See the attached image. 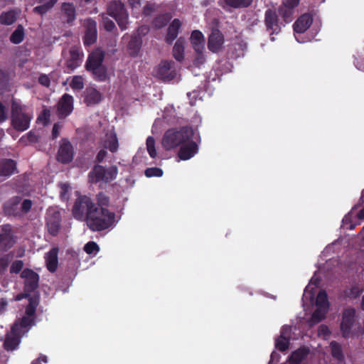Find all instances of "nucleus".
<instances>
[{
	"label": "nucleus",
	"mask_w": 364,
	"mask_h": 364,
	"mask_svg": "<svg viewBox=\"0 0 364 364\" xmlns=\"http://www.w3.org/2000/svg\"><path fill=\"white\" fill-rule=\"evenodd\" d=\"M38 301L35 298L29 299V304L26 309V315L21 320L17 321L12 326L11 333H9L4 342V348L7 350H13L19 343L18 337L22 333H24V329L32 325L33 320V315L36 311Z\"/></svg>",
	"instance_id": "1"
},
{
	"label": "nucleus",
	"mask_w": 364,
	"mask_h": 364,
	"mask_svg": "<svg viewBox=\"0 0 364 364\" xmlns=\"http://www.w3.org/2000/svg\"><path fill=\"white\" fill-rule=\"evenodd\" d=\"M114 215L107 208H98L95 205L89 213L87 225L93 231L103 230L114 224Z\"/></svg>",
	"instance_id": "2"
},
{
	"label": "nucleus",
	"mask_w": 364,
	"mask_h": 364,
	"mask_svg": "<svg viewBox=\"0 0 364 364\" xmlns=\"http://www.w3.org/2000/svg\"><path fill=\"white\" fill-rule=\"evenodd\" d=\"M193 130L190 127H182L179 129H171L167 130L161 140V145L166 150L177 148L191 139Z\"/></svg>",
	"instance_id": "3"
},
{
	"label": "nucleus",
	"mask_w": 364,
	"mask_h": 364,
	"mask_svg": "<svg viewBox=\"0 0 364 364\" xmlns=\"http://www.w3.org/2000/svg\"><path fill=\"white\" fill-rule=\"evenodd\" d=\"M32 114L26 110V107L16 102L12 104V124L18 131H24L29 127Z\"/></svg>",
	"instance_id": "4"
},
{
	"label": "nucleus",
	"mask_w": 364,
	"mask_h": 364,
	"mask_svg": "<svg viewBox=\"0 0 364 364\" xmlns=\"http://www.w3.org/2000/svg\"><path fill=\"white\" fill-rule=\"evenodd\" d=\"M95 204L92 200L86 196H79L73 205V215L77 220L88 221V215L93 209Z\"/></svg>",
	"instance_id": "5"
},
{
	"label": "nucleus",
	"mask_w": 364,
	"mask_h": 364,
	"mask_svg": "<svg viewBox=\"0 0 364 364\" xmlns=\"http://www.w3.org/2000/svg\"><path fill=\"white\" fill-rule=\"evenodd\" d=\"M329 304L327 295L324 291H321L317 295L316 300V310L314 311L311 319L310 326L314 325L323 320L328 310Z\"/></svg>",
	"instance_id": "6"
},
{
	"label": "nucleus",
	"mask_w": 364,
	"mask_h": 364,
	"mask_svg": "<svg viewBox=\"0 0 364 364\" xmlns=\"http://www.w3.org/2000/svg\"><path fill=\"white\" fill-rule=\"evenodd\" d=\"M108 14L114 18L122 30L127 28L128 15L120 1L111 2L108 6Z\"/></svg>",
	"instance_id": "7"
},
{
	"label": "nucleus",
	"mask_w": 364,
	"mask_h": 364,
	"mask_svg": "<svg viewBox=\"0 0 364 364\" xmlns=\"http://www.w3.org/2000/svg\"><path fill=\"white\" fill-rule=\"evenodd\" d=\"M65 65L70 70L77 68L82 63L83 53L77 46H72L63 52Z\"/></svg>",
	"instance_id": "8"
},
{
	"label": "nucleus",
	"mask_w": 364,
	"mask_h": 364,
	"mask_svg": "<svg viewBox=\"0 0 364 364\" xmlns=\"http://www.w3.org/2000/svg\"><path fill=\"white\" fill-rule=\"evenodd\" d=\"M104 58V54L102 50L97 49L94 50L88 57L86 63V68L92 71L100 80L105 79V75H98L102 70L100 67Z\"/></svg>",
	"instance_id": "9"
},
{
	"label": "nucleus",
	"mask_w": 364,
	"mask_h": 364,
	"mask_svg": "<svg viewBox=\"0 0 364 364\" xmlns=\"http://www.w3.org/2000/svg\"><path fill=\"white\" fill-rule=\"evenodd\" d=\"M223 44L224 37L223 33L217 29L213 30L208 37V49L213 53H218L222 50Z\"/></svg>",
	"instance_id": "10"
},
{
	"label": "nucleus",
	"mask_w": 364,
	"mask_h": 364,
	"mask_svg": "<svg viewBox=\"0 0 364 364\" xmlns=\"http://www.w3.org/2000/svg\"><path fill=\"white\" fill-rule=\"evenodd\" d=\"M73 158V150L71 144L66 140H63L58 153L57 159L59 161L67 164Z\"/></svg>",
	"instance_id": "11"
},
{
	"label": "nucleus",
	"mask_w": 364,
	"mask_h": 364,
	"mask_svg": "<svg viewBox=\"0 0 364 364\" xmlns=\"http://www.w3.org/2000/svg\"><path fill=\"white\" fill-rule=\"evenodd\" d=\"M355 310L353 309H348L343 314L341 329L344 337L350 335V330L354 321Z\"/></svg>",
	"instance_id": "12"
},
{
	"label": "nucleus",
	"mask_w": 364,
	"mask_h": 364,
	"mask_svg": "<svg viewBox=\"0 0 364 364\" xmlns=\"http://www.w3.org/2000/svg\"><path fill=\"white\" fill-rule=\"evenodd\" d=\"M198 152L197 144L192 141V139L181 144L178 152V156L181 160H188L193 157Z\"/></svg>",
	"instance_id": "13"
},
{
	"label": "nucleus",
	"mask_w": 364,
	"mask_h": 364,
	"mask_svg": "<svg viewBox=\"0 0 364 364\" xmlns=\"http://www.w3.org/2000/svg\"><path fill=\"white\" fill-rule=\"evenodd\" d=\"M84 26L86 28L84 43L89 46L94 43L97 39V25L95 21L87 19L85 21Z\"/></svg>",
	"instance_id": "14"
},
{
	"label": "nucleus",
	"mask_w": 364,
	"mask_h": 364,
	"mask_svg": "<svg viewBox=\"0 0 364 364\" xmlns=\"http://www.w3.org/2000/svg\"><path fill=\"white\" fill-rule=\"evenodd\" d=\"M73 97L68 95H64L58 103V112L60 117H65L71 113L73 109Z\"/></svg>",
	"instance_id": "15"
},
{
	"label": "nucleus",
	"mask_w": 364,
	"mask_h": 364,
	"mask_svg": "<svg viewBox=\"0 0 364 364\" xmlns=\"http://www.w3.org/2000/svg\"><path fill=\"white\" fill-rule=\"evenodd\" d=\"M21 277L25 279V291H29L37 287L38 275L29 269H24L21 273Z\"/></svg>",
	"instance_id": "16"
},
{
	"label": "nucleus",
	"mask_w": 364,
	"mask_h": 364,
	"mask_svg": "<svg viewBox=\"0 0 364 364\" xmlns=\"http://www.w3.org/2000/svg\"><path fill=\"white\" fill-rule=\"evenodd\" d=\"M313 22L312 16L305 14L301 16L294 24V30L296 33L305 32Z\"/></svg>",
	"instance_id": "17"
},
{
	"label": "nucleus",
	"mask_w": 364,
	"mask_h": 364,
	"mask_svg": "<svg viewBox=\"0 0 364 364\" xmlns=\"http://www.w3.org/2000/svg\"><path fill=\"white\" fill-rule=\"evenodd\" d=\"M191 43L195 51L201 54L205 48V39L203 33L198 31H193L191 36Z\"/></svg>",
	"instance_id": "18"
},
{
	"label": "nucleus",
	"mask_w": 364,
	"mask_h": 364,
	"mask_svg": "<svg viewBox=\"0 0 364 364\" xmlns=\"http://www.w3.org/2000/svg\"><path fill=\"white\" fill-rule=\"evenodd\" d=\"M102 143L104 148L109 149L112 153L118 150L119 141L117 134L114 132L106 134Z\"/></svg>",
	"instance_id": "19"
},
{
	"label": "nucleus",
	"mask_w": 364,
	"mask_h": 364,
	"mask_svg": "<svg viewBox=\"0 0 364 364\" xmlns=\"http://www.w3.org/2000/svg\"><path fill=\"white\" fill-rule=\"evenodd\" d=\"M58 250L53 248L45 255L46 267L50 272H54L57 269L58 265Z\"/></svg>",
	"instance_id": "20"
},
{
	"label": "nucleus",
	"mask_w": 364,
	"mask_h": 364,
	"mask_svg": "<svg viewBox=\"0 0 364 364\" xmlns=\"http://www.w3.org/2000/svg\"><path fill=\"white\" fill-rule=\"evenodd\" d=\"M172 63L168 61L161 62L157 69V75L164 80H171L174 75L171 70Z\"/></svg>",
	"instance_id": "21"
},
{
	"label": "nucleus",
	"mask_w": 364,
	"mask_h": 364,
	"mask_svg": "<svg viewBox=\"0 0 364 364\" xmlns=\"http://www.w3.org/2000/svg\"><path fill=\"white\" fill-rule=\"evenodd\" d=\"M181 26V22L179 19L175 18L168 28V32L166 36V41L171 43L178 36V31Z\"/></svg>",
	"instance_id": "22"
},
{
	"label": "nucleus",
	"mask_w": 364,
	"mask_h": 364,
	"mask_svg": "<svg viewBox=\"0 0 364 364\" xmlns=\"http://www.w3.org/2000/svg\"><path fill=\"white\" fill-rule=\"evenodd\" d=\"M318 281L316 278L313 277L309 284L306 287L303 295V305L305 306L308 302L311 303L314 295V289L316 287Z\"/></svg>",
	"instance_id": "23"
},
{
	"label": "nucleus",
	"mask_w": 364,
	"mask_h": 364,
	"mask_svg": "<svg viewBox=\"0 0 364 364\" xmlns=\"http://www.w3.org/2000/svg\"><path fill=\"white\" fill-rule=\"evenodd\" d=\"M101 94L95 88H87L85 91V102L87 105H93L101 101Z\"/></svg>",
	"instance_id": "24"
},
{
	"label": "nucleus",
	"mask_w": 364,
	"mask_h": 364,
	"mask_svg": "<svg viewBox=\"0 0 364 364\" xmlns=\"http://www.w3.org/2000/svg\"><path fill=\"white\" fill-rule=\"evenodd\" d=\"M16 164L13 160L5 159L0 161V176H9L14 173Z\"/></svg>",
	"instance_id": "25"
},
{
	"label": "nucleus",
	"mask_w": 364,
	"mask_h": 364,
	"mask_svg": "<svg viewBox=\"0 0 364 364\" xmlns=\"http://www.w3.org/2000/svg\"><path fill=\"white\" fill-rule=\"evenodd\" d=\"M265 24L269 29L274 31L277 29V16L276 12L272 10H268L265 13Z\"/></svg>",
	"instance_id": "26"
},
{
	"label": "nucleus",
	"mask_w": 364,
	"mask_h": 364,
	"mask_svg": "<svg viewBox=\"0 0 364 364\" xmlns=\"http://www.w3.org/2000/svg\"><path fill=\"white\" fill-rule=\"evenodd\" d=\"M308 353L309 350L305 348L294 351L289 359L290 364H299L306 357Z\"/></svg>",
	"instance_id": "27"
},
{
	"label": "nucleus",
	"mask_w": 364,
	"mask_h": 364,
	"mask_svg": "<svg viewBox=\"0 0 364 364\" xmlns=\"http://www.w3.org/2000/svg\"><path fill=\"white\" fill-rule=\"evenodd\" d=\"M184 45L185 41L182 38H179L173 48V57L178 61L183 59Z\"/></svg>",
	"instance_id": "28"
},
{
	"label": "nucleus",
	"mask_w": 364,
	"mask_h": 364,
	"mask_svg": "<svg viewBox=\"0 0 364 364\" xmlns=\"http://www.w3.org/2000/svg\"><path fill=\"white\" fill-rule=\"evenodd\" d=\"M105 168L102 166H95L92 172L90 173V181L92 182H97L100 181H105Z\"/></svg>",
	"instance_id": "29"
},
{
	"label": "nucleus",
	"mask_w": 364,
	"mask_h": 364,
	"mask_svg": "<svg viewBox=\"0 0 364 364\" xmlns=\"http://www.w3.org/2000/svg\"><path fill=\"white\" fill-rule=\"evenodd\" d=\"M17 13L14 11L4 12L0 16L1 24L11 25L16 20Z\"/></svg>",
	"instance_id": "30"
},
{
	"label": "nucleus",
	"mask_w": 364,
	"mask_h": 364,
	"mask_svg": "<svg viewBox=\"0 0 364 364\" xmlns=\"http://www.w3.org/2000/svg\"><path fill=\"white\" fill-rule=\"evenodd\" d=\"M141 44V42L139 38H132L128 45L129 53L132 56L136 55L140 50Z\"/></svg>",
	"instance_id": "31"
},
{
	"label": "nucleus",
	"mask_w": 364,
	"mask_h": 364,
	"mask_svg": "<svg viewBox=\"0 0 364 364\" xmlns=\"http://www.w3.org/2000/svg\"><path fill=\"white\" fill-rule=\"evenodd\" d=\"M62 11L68 17V21H72L74 19L75 16V9L71 3H63L62 4Z\"/></svg>",
	"instance_id": "32"
},
{
	"label": "nucleus",
	"mask_w": 364,
	"mask_h": 364,
	"mask_svg": "<svg viewBox=\"0 0 364 364\" xmlns=\"http://www.w3.org/2000/svg\"><path fill=\"white\" fill-rule=\"evenodd\" d=\"M24 36L23 28L21 26H18L17 28L14 31L10 37V40L15 44L20 43Z\"/></svg>",
	"instance_id": "33"
},
{
	"label": "nucleus",
	"mask_w": 364,
	"mask_h": 364,
	"mask_svg": "<svg viewBox=\"0 0 364 364\" xmlns=\"http://www.w3.org/2000/svg\"><path fill=\"white\" fill-rule=\"evenodd\" d=\"M330 346L333 357L338 361H341L343 358V355L341 346L336 342H331Z\"/></svg>",
	"instance_id": "34"
},
{
	"label": "nucleus",
	"mask_w": 364,
	"mask_h": 364,
	"mask_svg": "<svg viewBox=\"0 0 364 364\" xmlns=\"http://www.w3.org/2000/svg\"><path fill=\"white\" fill-rule=\"evenodd\" d=\"M57 1L58 0H49L45 4L35 7L33 11L40 14H44L49 11L57 3Z\"/></svg>",
	"instance_id": "35"
},
{
	"label": "nucleus",
	"mask_w": 364,
	"mask_h": 364,
	"mask_svg": "<svg viewBox=\"0 0 364 364\" xmlns=\"http://www.w3.org/2000/svg\"><path fill=\"white\" fill-rule=\"evenodd\" d=\"M225 3L234 8L247 7L251 4L252 0H225Z\"/></svg>",
	"instance_id": "36"
},
{
	"label": "nucleus",
	"mask_w": 364,
	"mask_h": 364,
	"mask_svg": "<svg viewBox=\"0 0 364 364\" xmlns=\"http://www.w3.org/2000/svg\"><path fill=\"white\" fill-rule=\"evenodd\" d=\"M279 13L284 18L285 21L289 22L291 20L294 10L291 9H289L282 4V5L279 9Z\"/></svg>",
	"instance_id": "37"
},
{
	"label": "nucleus",
	"mask_w": 364,
	"mask_h": 364,
	"mask_svg": "<svg viewBox=\"0 0 364 364\" xmlns=\"http://www.w3.org/2000/svg\"><path fill=\"white\" fill-rule=\"evenodd\" d=\"M146 150L151 158H155L157 152L155 148V140L152 136H149L146 139Z\"/></svg>",
	"instance_id": "38"
},
{
	"label": "nucleus",
	"mask_w": 364,
	"mask_h": 364,
	"mask_svg": "<svg viewBox=\"0 0 364 364\" xmlns=\"http://www.w3.org/2000/svg\"><path fill=\"white\" fill-rule=\"evenodd\" d=\"M117 174V168L115 166H112L107 169L105 168V181L108 182L116 178Z\"/></svg>",
	"instance_id": "39"
},
{
	"label": "nucleus",
	"mask_w": 364,
	"mask_h": 364,
	"mask_svg": "<svg viewBox=\"0 0 364 364\" xmlns=\"http://www.w3.org/2000/svg\"><path fill=\"white\" fill-rule=\"evenodd\" d=\"M70 85L74 90H82L84 87L83 78L78 75L74 76Z\"/></svg>",
	"instance_id": "40"
},
{
	"label": "nucleus",
	"mask_w": 364,
	"mask_h": 364,
	"mask_svg": "<svg viewBox=\"0 0 364 364\" xmlns=\"http://www.w3.org/2000/svg\"><path fill=\"white\" fill-rule=\"evenodd\" d=\"M97 208H107L109 204V198L104 193H99L97 196Z\"/></svg>",
	"instance_id": "41"
},
{
	"label": "nucleus",
	"mask_w": 364,
	"mask_h": 364,
	"mask_svg": "<svg viewBox=\"0 0 364 364\" xmlns=\"http://www.w3.org/2000/svg\"><path fill=\"white\" fill-rule=\"evenodd\" d=\"M84 250L89 255H95L99 252L100 248L97 243L94 242H89L85 245Z\"/></svg>",
	"instance_id": "42"
},
{
	"label": "nucleus",
	"mask_w": 364,
	"mask_h": 364,
	"mask_svg": "<svg viewBox=\"0 0 364 364\" xmlns=\"http://www.w3.org/2000/svg\"><path fill=\"white\" fill-rule=\"evenodd\" d=\"M145 175L146 177H160L163 175V171L156 167L148 168L145 170Z\"/></svg>",
	"instance_id": "43"
},
{
	"label": "nucleus",
	"mask_w": 364,
	"mask_h": 364,
	"mask_svg": "<svg viewBox=\"0 0 364 364\" xmlns=\"http://www.w3.org/2000/svg\"><path fill=\"white\" fill-rule=\"evenodd\" d=\"M288 337L280 336L276 341L277 348L282 351L287 350L288 348Z\"/></svg>",
	"instance_id": "44"
},
{
	"label": "nucleus",
	"mask_w": 364,
	"mask_h": 364,
	"mask_svg": "<svg viewBox=\"0 0 364 364\" xmlns=\"http://www.w3.org/2000/svg\"><path fill=\"white\" fill-rule=\"evenodd\" d=\"M171 19V16L168 14L157 18L154 21V25L157 28L163 27Z\"/></svg>",
	"instance_id": "45"
},
{
	"label": "nucleus",
	"mask_w": 364,
	"mask_h": 364,
	"mask_svg": "<svg viewBox=\"0 0 364 364\" xmlns=\"http://www.w3.org/2000/svg\"><path fill=\"white\" fill-rule=\"evenodd\" d=\"M60 194L62 200H68L69 198L70 186L67 183H61L60 185Z\"/></svg>",
	"instance_id": "46"
},
{
	"label": "nucleus",
	"mask_w": 364,
	"mask_h": 364,
	"mask_svg": "<svg viewBox=\"0 0 364 364\" xmlns=\"http://www.w3.org/2000/svg\"><path fill=\"white\" fill-rule=\"evenodd\" d=\"M331 332L326 326L321 325L318 328V336L323 339H328L330 336Z\"/></svg>",
	"instance_id": "47"
},
{
	"label": "nucleus",
	"mask_w": 364,
	"mask_h": 364,
	"mask_svg": "<svg viewBox=\"0 0 364 364\" xmlns=\"http://www.w3.org/2000/svg\"><path fill=\"white\" fill-rule=\"evenodd\" d=\"M102 24L104 28L108 31H112L115 28L114 22L108 18H103Z\"/></svg>",
	"instance_id": "48"
},
{
	"label": "nucleus",
	"mask_w": 364,
	"mask_h": 364,
	"mask_svg": "<svg viewBox=\"0 0 364 364\" xmlns=\"http://www.w3.org/2000/svg\"><path fill=\"white\" fill-rule=\"evenodd\" d=\"M23 264L22 261L18 260L12 263L11 266V272L18 273L23 268Z\"/></svg>",
	"instance_id": "49"
},
{
	"label": "nucleus",
	"mask_w": 364,
	"mask_h": 364,
	"mask_svg": "<svg viewBox=\"0 0 364 364\" xmlns=\"http://www.w3.org/2000/svg\"><path fill=\"white\" fill-rule=\"evenodd\" d=\"M49 117H50V111L45 109V110H43L42 114L39 116V117L38 118V120L42 122V123L43 124H46L48 122Z\"/></svg>",
	"instance_id": "50"
},
{
	"label": "nucleus",
	"mask_w": 364,
	"mask_h": 364,
	"mask_svg": "<svg viewBox=\"0 0 364 364\" xmlns=\"http://www.w3.org/2000/svg\"><path fill=\"white\" fill-rule=\"evenodd\" d=\"M300 0H284L283 4L289 9H294L299 4Z\"/></svg>",
	"instance_id": "51"
},
{
	"label": "nucleus",
	"mask_w": 364,
	"mask_h": 364,
	"mask_svg": "<svg viewBox=\"0 0 364 364\" xmlns=\"http://www.w3.org/2000/svg\"><path fill=\"white\" fill-rule=\"evenodd\" d=\"M10 260L8 255L0 259V274L6 268Z\"/></svg>",
	"instance_id": "52"
},
{
	"label": "nucleus",
	"mask_w": 364,
	"mask_h": 364,
	"mask_svg": "<svg viewBox=\"0 0 364 364\" xmlns=\"http://www.w3.org/2000/svg\"><path fill=\"white\" fill-rule=\"evenodd\" d=\"M362 291H363L362 288H360L359 287H355L350 290V291L349 293V296L352 298L357 297L362 293Z\"/></svg>",
	"instance_id": "53"
},
{
	"label": "nucleus",
	"mask_w": 364,
	"mask_h": 364,
	"mask_svg": "<svg viewBox=\"0 0 364 364\" xmlns=\"http://www.w3.org/2000/svg\"><path fill=\"white\" fill-rule=\"evenodd\" d=\"M38 82L41 85H43L44 86H46V87H48L49 84H50V79H49V77L47 75H41L39 77Z\"/></svg>",
	"instance_id": "54"
},
{
	"label": "nucleus",
	"mask_w": 364,
	"mask_h": 364,
	"mask_svg": "<svg viewBox=\"0 0 364 364\" xmlns=\"http://www.w3.org/2000/svg\"><path fill=\"white\" fill-rule=\"evenodd\" d=\"M291 330V329L290 326H284L282 328L280 336L288 337V341H289V334H290Z\"/></svg>",
	"instance_id": "55"
},
{
	"label": "nucleus",
	"mask_w": 364,
	"mask_h": 364,
	"mask_svg": "<svg viewBox=\"0 0 364 364\" xmlns=\"http://www.w3.org/2000/svg\"><path fill=\"white\" fill-rule=\"evenodd\" d=\"M21 206H22V210L24 212H28L31 209V208L32 206V202L30 200H25L23 202Z\"/></svg>",
	"instance_id": "56"
},
{
	"label": "nucleus",
	"mask_w": 364,
	"mask_h": 364,
	"mask_svg": "<svg viewBox=\"0 0 364 364\" xmlns=\"http://www.w3.org/2000/svg\"><path fill=\"white\" fill-rule=\"evenodd\" d=\"M154 4H148L144 9V12L146 14H149L151 11H152L154 9Z\"/></svg>",
	"instance_id": "57"
},
{
	"label": "nucleus",
	"mask_w": 364,
	"mask_h": 364,
	"mask_svg": "<svg viewBox=\"0 0 364 364\" xmlns=\"http://www.w3.org/2000/svg\"><path fill=\"white\" fill-rule=\"evenodd\" d=\"M60 129V127L58 124H55L53 126L52 134L54 138H56L58 136Z\"/></svg>",
	"instance_id": "58"
},
{
	"label": "nucleus",
	"mask_w": 364,
	"mask_h": 364,
	"mask_svg": "<svg viewBox=\"0 0 364 364\" xmlns=\"http://www.w3.org/2000/svg\"><path fill=\"white\" fill-rule=\"evenodd\" d=\"M6 115L4 110V107L0 103V122H3L6 119Z\"/></svg>",
	"instance_id": "59"
},
{
	"label": "nucleus",
	"mask_w": 364,
	"mask_h": 364,
	"mask_svg": "<svg viewBox=\"0 0 364 364\" xmlns=\"http://www.w3.org/2000/svg\"><path fill=\"white\" fill-rule=\"evenodd\" d=\"M106 154H107L106 151H105V150L100 151V152L97 154L98 161H102L104 159V158L105 157Z\"/></svg>",
	"instance_id": "60"
},
{
	"label": "nucleus",
	"mask_w": 364,
	"mask_h": 364,
	"mask_svg": "<svg viewBox=\"0 0 364 364\" xmlns=\"http://www.w3.org/2000/svg\"><path fill=\"white\" fill-rule=\"evenodd\" d=\"M27 296H28V294H26V293L19 294L14 297V300L20 301L24 298H26Z\"/></svg>",
	"instance_id": "61"
},
{
	"label": "nucleus",
	"mask_w": 364,
	"mask_h": 364,
	"mask_svg": "<svg viewBox=\"0 0 364 364\" xmlns=\"http://www.w3.org/2000/svg\"><path fill=\"white\" fill-rule=\"evenodd\" d=\"M129 2L133 8H136L140 5L141 0H129Z\"/></svg>",
	"instance_id": "62"
},
{
	"label": "nucleus",
	"mask_w": 364,
	"mask_h": 364,
	"mask_svg": "<svg viewBox=\"0 0 364 364\" xmlns=\"http://www.w3.org/2000/svg\"><path fill=\"white\" fill-rule=\"evenodd\" d=\"M357 217L358 219H360V220L364 219V207L357 214Z\"/></svg>",
	"instance_id": "63"
},
{
	"label": "nucleus",
	"mask_w": 364,
	"mask_h": 364,
	"mask_svg": "<svg viewBox=\"0 0 364 364\" xmlns=\"http://www.w3.org/2000/svg\"><path fill=\"white\" fill-rule=\"evenodd\" d=\"M40 359H42L44 363L47 362V357L43 355V356H41L38 360H34L31 364H40V360H39Z\"/></svg>",
	"instance_id": "64"
}]
</instances>
